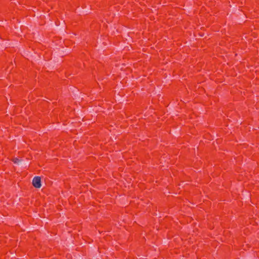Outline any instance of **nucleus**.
<instances>
[{
    "label": "nucleus",
    "instance_id": "f257e3e1",
    "mask_svg": "<svg viewBox=\"0 0 259 259\" xmlns=\"http://www.w3.org/2000/svg\"><path fill=\"white\" fill-rule=\"evenodd\" d=\"M32 185L36 188H40L41 186L40 177H35L32 180Z\"/></svg>",
    "mask_w": 259,
    "mask_h": 259
},
{
    "label": "nucleus",
    "instance_id": "f03ea898",
    "mask_svg": "<svg viewBox=\"0 0 259 259\" xmlns=\"http://www.w3.org/2000/svg\"><path fill=\"white\" fill-rule=\"evenodd\" d=\"M20 161L19 158H15L13 159V162L15 163H18Z\"/></svg>",
    "mask_w": 259,
    "mask_h": 259
}]
</instances>
